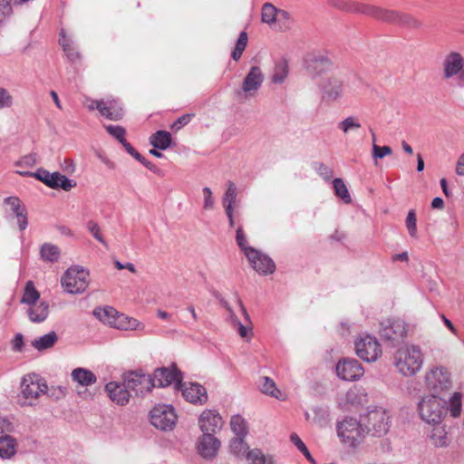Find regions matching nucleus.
Here are the masks:
<instances>
[{"mask_svg": "<svg viewBox=\"0 0 464 464\" xmlns=\"http://www.w3.org/2000/svg\"><path fill=\"white\" fill-rule=\"evenodd\" d=\"M423 356L419 346L408 345L394 354V365L404 376L415 375L422 367Z\"/></svg>", "mask_w": 464, "mask_h": 464, "instance_id": "1", "label": "nucleus"}, {"mask_svg": "<svg viewBox=\"0 0 464 464\" xmlns=\"http://www.w3.org/2000/svg\"><path fill=\"white\" fill-rule=\"evenodd\" d=\"M447 401L436 394L423 396L418 403L420 419L428 424L438 425L447 413Z\"/></svg>", "mask_w": 464, "mask_h": 464, "instance_id": "2", "label": "nucleus"}, {"mask_svg": "<svg viewBox=\"0 0 464 464\" xmlns=\"http://www.w3.org/2000/svg\"><path fill=\"white\" fill-rule=\"evenodd\" d=\"M364 432L374 437H382L389 430V416L382 408H374L362 416Z\"/></svg>", "mask_w": 464, "mask_h": 464, "instance_id": "3", "label": "nucleus"}, {"mask_svg": "<svg viewBox=\"0 0 464 464\" xmlns=\"http://www.w3.org/2000/svg\"><path fill=\"white\" fill-rule=\"evenodd\" d=\"M89 272L79 266L68 268L62 276L64 290L72 295L82 294L89 285Z\"/></svg>", "mask_w": 464, "mask_h": 464, "instance_id": "4", "label": "nucleus"}, {"mask_svg": "<svg viewBox=\"0 0 464 464\" xmlns=\"http://www.w3.org/2000/svg\"><path fill=\"white\" fill-rule=\"evenodd\" d=\"M337 433L344 443L355 447L365 433L362 419L358 421L354 418H345L337 424Z\"/></svg>", "mask_w": 464, "mask_h": 464, "instance_id": "5", "label": "nucleus"}, {"mask_svg": "<svg viewBox=\"0 0 464 464\" xmlns=\"http://www.w3.org/2000/svg\"><path fill=\"white\" fill-rule=\"evenodd\" d=\"M117 312L111 306L98 307L93 310V315L96 316L100 321L113 325L119 329L132 330L136 329L139 323L134 318L125 317L124 315H119L115 318Z\"/></svg>", "mask_w": 464, "mask_h": 464, "instance_id": "6", "label": "nucleus"}, {"mask_svg": "<svg viewBox=\"0 0 464 464\" xmlns=\"http://www.w3.org/2000/svg\"><path fill=\"white\" fill-rule=\"evenodd\" d=\"M150 423L158 430H170L177 422L174 408L169 405H157L150 413Z\"/></svg>", "mask_w": 464, "mask_h": 464, "instance_id": "7", "label": "nucleus"}, {"mask_svg": "<svg viewBox=\"0 0 464 464\" xmlns=\"http://www.w3.org/2000/svg\"><path fill=\"white\" fill-rule=\"evenodd\" d=\"M356 354L367 362H375L382 355L381 345L376 337L366 334L354 343Z\"/></svg>", "mask_w": 464, "mask_h": 464, "instance_id": "8", "label": "nucleus"}, {"mask_svg": "<svg viewBox=\"0 0 464 464\" xmlns=\"http://www.w3.org/2000/svg\"><path fill=\"white\" fill-rule=\"evenodd\" d=\"M34 177L53 189L62 188L64 191H70L76 187L74 180L68 179L58 171L51 173L43 168L38 169Z\"/></svg>", "mask_w": 464, "mask_h": 464, "instance_id": "9", "label": "nucleus"}, {"mask_svg": "<svg viewBox=\"0 0 464 464\" xmlns=\"http://www.w3.org/2000/svg\"><path fill=\"white\" fill-rule=\"evenodd\" d=\"M380 334L382 339L393 345L400 343L407 335L405 323L400 319H388L381 324Z\"/></svg>", "mask_w": 464, "mask_h": 464, "instance_id": "10", "label": "nucleus"}, {"mask_svg": "<svg viewBox=\"0 0 464 464\" xmlns=\"http://www.w3.org/2000/svg\"><path fill=\"white\" fill-rule=\"evenodd\" d=\"M427 388L434 393H440L450 388L449 372L442 367H435L430 370L425 376Z\"/></svg>", "mask_w": 464, "mask_h": 464, "instance_id": "11", "label": "nucleus"}, {"mask_svg": "<svg viewBox=\"0 0 464 464\" xmlns=\"http://www.w3.org/2000/svg\"><path fill=\"white\" fill-rule=\"evenodd\" d=\"M126 386L138 396H144L153 388L151 376L141 372H131L124 376Z\"/></svg>", "mask_w": 464, "mask_h": 464, "instance_id": "12", "label": "nucleus"}, {"mask_svg": "<svg viewBox=\"0 0 464 464\" xmlns=\"http://www.w3.org/2000/svg\"><path fill=\"white\" fill-rule=\"evenodd\" d=\"M153 387H167L172 383H176L179 387L181 385L182 374L175 364L171 367H161L154 371Z\"/></svg>", "mask_w": 464, "mask_h": 464, "instance_id": "13", "label": "nucleus"}, {"mask_svg": "<svg viewBox=\"0 0 464 464\" xmlns=\"http://www.w3.org/2000/svg\"><path fill=\"white\" fill-rule=\"evenodd\" d=\"M21 389L24 398L35 400L41 393L47 392V384L38 374L32 373L24 376Z\"/></svg>", "mask_w": 464, "mask_h": 464, "instance_id": "14", "label": "nucleus"}, {"mask_svg": "<svg viewBox=\"0 0 464 464\" xmlns=\"http://www.w3.org/2000/svg\"><path fill=\"white\" fill-rule=\"evenodd\" d=\"M224 421L219 413L213 410H205L198 418V426L202 435L215 436L223 427Z\"/></svg>", "mask_w": 464, "mask_h": 464, "instance_id": "15", "label": "nucleus"}, {"mask_svg": "<svg viewBox=\"0 0 464 464\" xmlns=\"http://www.w3.org/2000/svg\"><path fill=\"white\" fill-rule=\"evenodd\" d=\"M336 373L344 381H356L363 375V368L357 360L344 358L338 362Z\"/></svg>", "mask_w": 464, "mask_h": 464, "instance_id": "16", "label": "nucleus"}, {"mask_svg": "<svg viewBox=\"0 0 464 464\" xmlns=\"http://www.w3.org/2000/svg\"><path fill=\"white\" fill-rule=\"evenodd\" d=\"M246 257L251 266L260 275H270L276 270L274 261L257 249H249Z\"/></svg>", "mask_w": 464, "mask_h": 464, "instance_id": "17", "label": "nucleus"}, {"mask_svg": "<svg viewBox=\"0 0 464 464\" xmlns=\"http://www.w3.org/2000/svg\"><path fill=\"white\" fill-rule=\"evenodd\" d=\"M463 68V56L458 52H450L442 62V78L444 80L454 79Z\"/></svg>", "mask_w": 464, "mask_h": 464, "instance_id": "18", "label": "nucleus"}, {"mask_svg": "<svg viewBox=\"0 0 464 464\" xmlns=\"http://www.w3.org/2000/svg\"><path fill=\"white\" fill-rule=\"evenodd\" d=\"M323 99L326 101H336L343 93V79L340 75H332L324 80L322 84Z\"/></svg>", "mask_w": 464, "mask_h": 464, "instance_id": "19", "label": "nucleus"}, {"mask_svg": "<svg viewBox=\"0 0 464 464\" xmlns=\"http://www.w3.org/2000/svg\"><path fill=\"white\" fill-rule=\"evenodd\" d=\"M221 442L215 436L201 435L198 440V454L206 459H214L220 448Z\"/></svg>", "mask_w": 464, "mask_h": 464, "instance_id": "20", "label": "nucleus"}, {"mask_svg": "<svg viewBox=\"0 0 464 464\" xmlns=\"http://www.w3.org/2000/svg\"><path fill=\"white\" fill-rule=\"evenodd\" d=\"M179 389L181 390L182 395L186 401L191 403L203 404L208 401L206 388L198 383H181Z\"/></svg>", "mask_w": 464, "mask_h": 464, "instance_id": "21", "label": "nucleus"}, {"mask_svg": "<svg viewBox=\"0 0 464 464\" xmlns=\"http://www.w3.org/2000/svg\"><path fill=\"white\" fill-rule=\"evenodd\" d=\"M105 391L108 393L110 399L119 405L123 406L130 401V390L126 386L125 381L123 383L111 382L106 384Z\"/></svg>", "mask_w": 464, "mask_h": 464, "instance_id": "22", "label": "nucleus"}, {"mask_svg": "<svg viewBox=\"0 0 464 464\" xmlns=\"http://www.w3.org/2000/svg\"><path fill=\"white\" fill-rule=\"evenodd\" d=\"M264 79L261 69L258 66H252L243 81V92L252 95V92H256L261 87Z\"/></svg>", "mask_w": 464, "mask_h": 464, "instance_id": "23", "label": "nucleus"}, {"mask_svg": "<svg viewBox=\"0 0 464 464\" xmlns=\"http://www.w3.org/2000/svg\"><path fill=\"white\" fill-rule=\"evenodd\" d=\"M94 102L96 103V109L103 117L111 121H120L122 118L123 111L115 102L107 103L103 101H95Z\"/></svg>", "mask_w": 464, "mask_h": 464, "instance_id": "24", "label": "nucleus"}, {"mask_svg": "<svg viewBox=\"0 0 464 464\" xmlns=\"http://www.w3.org/2000/svg\"><path fill=\"white\" fill-rule=\"evenodd\" d=\"M72 380L82 387L94 384L97 382L96 375L85 368H76L71 373Z\"/></svg>", "mask_w": 464, "mask_h": 464, "instance_id": "25", "label": "nucleus"}, {"mask_svg": "<svg viewBox=\"0 0 464 464\" xmlns=\"http://www.w3.org/2000/svg\"><path fill=\"white\" fill-rule=\"evenodd\" d=\"M333 66L332 62L324 57L318 56L312 59L307 66L310 74L317 76L329 71Z\"/></svg>", "mask_w": 464, "mask_h": 464, "instance_id": "26", "label": "nucleus"}, {"mask_svg": "<svg viewBox=\"0 0 464 464\" xmlns=\"http://www.w3.org/2000/svg\"><path fill=\"white\" fill-rule=\"evenodd\" d=\"M171 134L167 130H158L150 137V143L158 150H165L171 144Z\"/></svg>", "mask_w": 464, "mask_h": 464, "instance_id": "27", "label": "nucleus"}, {"mask_svg": "<svg viewBox=\"0 0 464 464\" xmlns=\"http://www.w3.org/2000/svg\"><path fill=\"white\" fill-rule=\"evenodd\" d=\"M58 341V335L54 331H52L32 342V346L39 352L50 349Z\"/></svg>", "mask_w": 464, "mask_h": 464, "instance_id": "28", "label": "nucleus"}, {"mask_svg": "<svg viewBox=\"0 0 464 464\" xmlns=\"http://www.w3.org/2000/svg\"><path fill=\"white\" fill-rule=\"evenodd\" d=\"M237 303L239 304L242 314L244 315L247 324H243L241 322H239L233 327L237 329V332L242 338L250 339L253 335V331L250 326L251 325L250 316H249L246 307L244 306L242 301L239 298L237 299Z\"/></svg>", "mask_w": 464, "mask_h": 464, "instance_id": "29", "label": "nucleus"}, {"mask_svg": "<svg viewBox=\"0 0 464 464\" xmlns=\"http://www.w3.org/2000/svg\"><path fill=\"white\" fill-rule=\"evenodd\" d=\"M40 255L44 261L56 263L60 259L61 251L56 245L44 243L40 248Z\"/></svg>", "mask_w": 464, "mask_h": 464, "instance_id": "30", "label": "nucleus"}, {"mask_svg": "<svg viewBox=\"0 0 464 464\" xmlns=\"http://www.w3.org/2000/svg\"><path fill=\"white\" fill-rule=\"evenodd\" d=\"M49 314V304L46 302H41L28 309L29 319L34 323L44 322Z\"/></svg>", "mask_w": 464, "mask_h": 464, "instance_id": "31", "label": "nucleus"}, {"mask_svg": "<svg viewBox=\"0 0 464 464\" xmlns=\"http://www.w3.org/2000/svg\"><path fill=\"white\" fill-rule=\"evenodd\" d=\"M15 440L9 436L5 435L0 437V457L2 459H9L14 455L16 450Z\"/></svg>", "mask_w": 464, "mask_h": 464, "instance_id": "32", "label": "nucleus"}, {"mask_svg": "<svg viewBox=\"0 0 464 464\" xmlns=\"http://www.w3.org/2000/svg\"><path fill=\"white\" fill-rule=\"evenodd\" d=\"M279 8H276L271 3H265L262 6L261 11V21L264 24L272 26L276 24V19L278 18Z\"/></svg>", "mask_w": 464, "mask_h": 464, "instance_id": "33", "label": "nucleus"}, {"mask_svg": "<svg viewBox=\"0 0 464 464\" xmlns=\"http://www.w3.org/2000/svg\"><path fill=\"white\" fill-rule=\"evenodd\" d=\"M295 19L291 14L284 9H279L278 18L276 19L277 30L279 32H287L293 28Z\"/></svg>", "mask_w": 464, "mask_h": 464, "instance_id": "34", "label": "nucleus"}, {"mask_svg": "<svg viewBox=\"0 0 464 464\" xmlns=\"http://www.w3.org/2000/svg\"><path fill=\"white\" fill-rule=\"evenodd\" d=\"M230 452L239 459H242L248 450V445L245 441V437H236L230 440Z\"/></svg>", "mask_w": 464, "mask_h": 464, "instance_id": "35", "label": "nucleus"}, {"mask_svg": "<svg viewBox=\"0 0 464 464\" xmlns=\"http://www.w3.org/2000/svg\"><path fill=\"white\" fill-rule=\"evenodd\" d=\"M40 298V293L34 287L32 281H28L25 285L21 303L26 304H35Z\"/></svg>", "mask_w": 464, "mask_h": 464, "instance_id": "36", "label": "nucleus"}, {"mask_svg": "<svg viewBox=\"0 0 464 464\" xmlns=\"http://www.w3.org/2000/svg\"><path fill=\"white\" fill-rule=\"evenodd\" d=\"M288 75V64L285 60H281L276 63L271 81L274 83L281 84Z\"/></svg>", "mask_w": 464, "mask_h": 464, "instance_id": "37", "label": "nucleus"}, {"mask_svg": "<svg viewBox=\"0 0 464 464\" xmlns=\"http://www.w3.org/2000/svg\"><path fill=\"white\" fill-rule=\"evenodd\" d=\"M230 427L232 431L237 437H246L247 435V424L244 418L240 415H234L230 420Z\"/></svg>", "mask_w": 464, "mask_h": 464, "instance_id": "38", "label": "nucleus"}, {"mask_svg": "<svg viewBox=\"0 0 464 464\" xmlns=\"http://www.w3.org/2000/svg\"><path fill=\"white\" fill-rule=\"evenodd\" d=\"M333 185L336 197L341 198L345 204H350L352 198L344 181L340 178H336L333 180Z\"/></svg>", "mask_w": 464, "mask_h": 464, "instance_id": "39", "label": "nucleus"}, {"mask_svg": "<svg viewBox=\"0 0 464 464\" xmlns=\"http://www.w3.org/2000/svg\"><path fill=\"white\" fill-rule=\"evenodd\" d=\"M260 391L267 395L279 399L281 392L276 388L275 382L269 377H262L259 382Z\"/></svg>", "mask_w": 464, "mask_h": 464, "instance_id": "40", "label": "nucleus"}, {"mask_svg": "<svg viewBox=\"0 0 464 464\" xmlns=\"http://www.w3.org/2000/svg\"><path fill=\"white\" fill-rule=\"evenodd\" d=\"M400 14L401 12L396 10H390L379 7L376 19L385 23L398 25Z\"/></svg>", "mask_w": 464, "mask_h": 464, "instance_id": "41", "label": "nucleus"}, {"mask_svg": "<svg viewBox=\"0 0 464 464\" xmlns=\"http://www.w3.org/2000/svg\"><path fill=\"white\" fill-rule=\"evenodd\" d=\"M379 6L365 3L354 2L353 14H365L376 19Z\"/></svg>", "mask_w": 464, "mask_h": 464, "instance_id": "42", "label": "nucleus"}, {"mask_svg": "<svg viewBox=\"0 0 464 464\" xmlns=\"http://www.w3.org/2000/svg\"><path fill=\"white\" fill-rule=\"evenodd\" d=\"M237 198V188L232 181L227 182V188L223 197V206L225 209L233 208Z\"/></svg>", "mask_w": 464, "mask_h": 464, "instance_id": "43", "label": "nucleus"}, {"mask_svg": "<svg viewBox=\"0 0 464 464\" xmlns=\"http://www.w3.org/2000/svg\"><path fill=\"white\" fill-rule=\"evenodd\" d=\"M430 440L436 447H445L448 445L447 432L442 427H435L432 430Z\"/></svg>", "mask_w": 464, "mask_h": 464, "instance_id": "44", "label": "nucleus"}, {"mask_svg": "<svg viewBox=\"0 0 464 464\" xmlns=\"http://www.w3.org/2000/svg\"><path fill=\"white\" fill-rule=\"evenodd\" d=\"M290 440L298 449V450H300L304 454V456L311 464H316L315 459L312 457L307 447L296 433H292L290 435Z\"/></svg>", "mask_w": 464, "mask_h": 464, "instance_id": "45", "label": "nucleus"}, {"mask_svg": "<svg viewBox=\"0 0 464 464\" xmlns=\"http://www.w3.org/2000/svg\"><path fill=\"white\" fill-rule=\"evenodd\" d=\"M361 123L356 117L349 116L338 123V128L343 133H348L351 130H358L361 128Z\"/></svg>", "mask_w": 464, "mask_h": 464, "instance_id": "46", "label": "nucleus"}, {"mask_svg": "<svg viewBox=\"0 0 464 464\" xmlns=\"http://www.w3.org/2000/svg\"><path fill=\"white\" fill-rule=\"evenodd\" d=\"M398 25L418 29L421 26V23L411 14L401 12Z\"/></svg>", "mask_w": 464, "mask_h": 464, "instance_id": "47", "label": "nucleus"}, {"mask_svg": "<svg viewBox=\"0 0 464 464\" xmlns=\"http://www.w3.org/2000/svg\"><path fill=\"white\" fill-rule=\"evenodd\" d=\"M245 457L249 464H266V456L259 449H248Z\"/></svg>", "mask_w": 464, "mask_h": 464, "instance_id": "48", "label": "nucleus"}, {"mask_svg": "<svg viewBox=\"0 0 464 464\" xmlns=\"http://www.w3.org/2000/svg\"><path fill=\"white\" fill-rule=\"evenodd\" d=\"M461 395L459 392H455L450 398L449 411L453 418H457L461 413Z\"/></svg>", "mask_w": 464, "mask_h": 464, "instance_id": "49", "label": "nucleus"}, {"mask_svg": "<svg viewBox=\"0 0 464 464\" xmlns=\"http://www.w3.org/2000/svg\"><path fill=\"white\" fill-rule=\"evenodd\" d=\"M405 225H406V227L408 229L410 236L412 237H417V218H416V213L413 209H411L408 212Z\"/></svg>", "mask_w": 464, "mask_h": 464, "instance_id": "50", "label": "nucleus"}, {"mask_svg": "<svg viewBox=\"0 0 464 464\" xmlns=\"http://www.w3.org/2000/svg\"><path fill=\"white\" fill-rule=\"evenodd\" d=\"M354 2L351 0H331L330 5L340 11L353 14Z\"/></svg>", "mask_w": 464, "mask_h": 464, "instance_id": "51", "label": "nucleus"}, {"mask_svg": "<svg viewBox=\"0 0 464 464\" xmlns=\"http://www.w3.org/2000/svg\"><path fill=\"white\" fill-rule=\"evenodd\" d=\"M106 130L110 135L118 140L121 143L126 140V130L119 125H107L105 126Z\"/></svg>", "mask_w": 464, "mask_h": 464, "instance_id": "52", "label": "nucleus"}, {"mask_svg": "<svg viewBox=\"0 0 464 464\" xmlns=\"http://www.w3.org/2000/svg\"><path fill=\"white\" fill-rule=\"evenodd\" d=\"M14 105V97L5 88L0 87V110L9 109Z\"/></svg>", "mask_w": 464, "mask_h": 464, "instance_id": "53", "label": "nucleus"}, {"mask_svg": "<svg viewBox=\"0 0 464 464\" xmlns=\"http://www.w3.org/2000/svg\"><path fill=\"white\" fill-rule=\"evenodd\" d=\"M87 228L96 240L103 246H107V243L101 233V228L98 223L93 220H89L87 223Z\"/></svg>", "mask_w": 464, "mask_h": 464, "instance_id": "54", "label": "nucleus"}, {"mask_svg": "<svg viewBox=\"0 0 464 464\" xmlns=\"http://www.w3.org/2000/svg\"><path fill=\"white\" fill-rule=\"evenodd\" d=\"M13 14L11 4L6 0H0V26H2L6 19Z\"/></svg>", "mask_w": 464, "mask_h": 464, "instance_id": "55", "label": "nucleus"}, {"mask_svg": "<svg viewBox=\"0 0 464 464\" xmlns=\"http://www.w3.org/2000/svg\"><path fill=\"white\" fill-rule=\"evenodd\" d=\"M5 202L11 207V209L15 216L20 212L26 211L24 206H23L21 200L17 197H8L5 198Z\"/></svg>", "mask_w": 464, "mask_h": 464, "instance_id": "56", "label": "nucleus"}, {"mask_svg": "<svg viewBox=\"0 0 464 464\" xmlns=\"http://www.w3.org/2000/svg\"><path fill=\"white\" fill-rule=\"evenodd\" d=\"M392 150L390 146H382L380 147L377 144H373L372 146V158L375 160V164H377L378 159H382L385 156L392 154Z\"/></svg>", "mask_w": 464, "mask_h": 464, "instance_id": "57", "label": "nucleus"}, {"mask_svg": "<svg viewBox=\"0 0 464 464\" xmlns=\"http://www.w3.org/2000/svg\"><path fill=\"white\" fill-rule=\"evenodd\" d=\"M236 241L246 256L249 249H255L254 247L246 246V238L244 234L242 227H238L236 231Z\"/></svg>", "mask_w": 464, "mask_h": 464, "instance_id": "58", "label": "nucleus"}, {"mask_svg": "<svg viewBox=\"0 0 464 464\" xmlns=\"http://www.w3.org/2000/svg\"><path fill=\"white\" fill-rule=\"evenodd\" d=\"M37 154L36 153H30L28 155H25L20 160H18L15 165L17 167H26L31 168L34 167L37 163Z\"/></svg>", "mask_w": 464, "mask_h": 464, "instance_id": "59", "label": "nucleus"}, {"mask_svg": "<svg viewBox=\"0 0 464 464\" xmlns=\"http://www.w3.org/2000/svg\"><path fill=\"white\" fill-rule=\"evenodd\" d=\"M44 394H47L50 398L58 401L65 397L66 388L62 386L47 388V392H44Z\"/></svg>", "mask_w": 464, "mask_h": 464, "instance_id": "60", "label": "nucleus"}, {"mask_svg": "<svg viewBox=\"0 0 464 464\" xmlns=\"http://www.w3.org/2000/svg\"><path fill=\"white\" fill-rule=\"evenodd\" d=\"M316 171L324 180L329 181L334 176V170L324 163H318Z\"/></svg>", "mask_w": 464, "mask_h": 464, "instance_id": "61", "label": "nucleus"}, {"mask_svg": "<svg viewBox=\"0 0 464 464\" xmlns=\"http://www.w3.org/2000/svg\"><path fill=\"white\" fill-rule=\"evenodd\" d=\"M203 195H204V208L205 209H211L214 207V200L212 198V191L208 187H205L203 188Z\"/></svg>", "mask_w": 464, "mask_h": 464, "instance_id": "62", "label": "nucleus"}, {"mask_svg": "<svg viewBox=\"0 0 464 464\" xmlns=\"http://www.w3.org/2000/svg\"><path fill=\"white\" fill-rule=\"evenodd\" d=\"M137 160L140 161L144 167H146L148 169H150L153 173H155L159 176L163 175L162 171L155 164H153L150 160H146L142 155H140V158H139Z\"/></svg>", "mask_w": 464, "mask_h": 464, "instance_id": "63", "label": "nucleus"}, {"mask_svg": "<svg viewBox=\"0 0 464 464\" xmlns=\"http://www.w3.org/2000/svg\"><path fill=\"white\" fill-rule=\"evenodd\" d=\"M195 114L193 113H187L179 117L172 125V129L176 128L177 130H179L181 127L187 125L191 119L194 117Z\"/></svg>", "mask_w": 464, "mask_h": 464, "instance_id": "64", "label": "nucleus"}]
</instances>
